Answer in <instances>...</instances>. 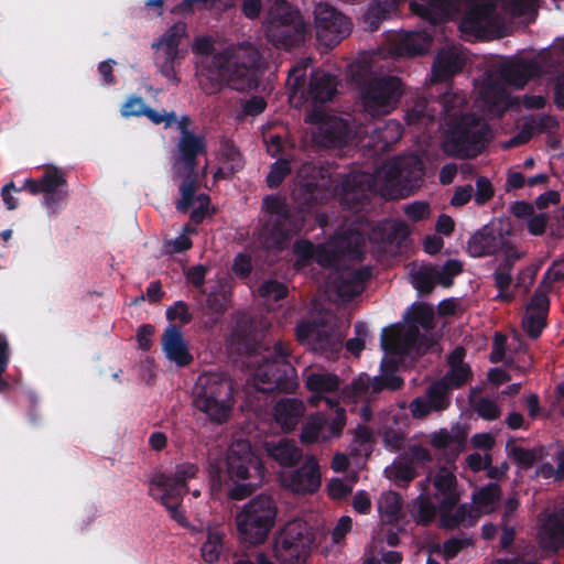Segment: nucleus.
<instances>
[{"instance_id": "f257e3e1", "label": "nucleus", "mask_w": 564, "mask_h": 564, "mask_svg": "<svg viewBox=\"0 0 564 564\" xmlns=\"http://www.w3.org/2000/svg\"><path fill=\"white\" fill-rule=\"evenodd\" d=\"M373 188L375 182L367 173L350 172L339 175L334 184L324 167L305 163L299 171L297 183L292 193L297 208L291 207L285 199L275 195L263 198L264 216L258 240L267 249L280 248L302 231L305 213L335 197L345 209L360 213L370 204Z\"/></svg>"}, {"instance_id": "f03ea898", "label": "nucleus", "mask_w": 564, "mask_h": 564, "mask_svg": "<svg viewBox=\"0 0 564 564\" xmlns=\"http://www.w3.org/2000/svg\"><path fill=\"white\" fill-rule=\"evenodd\" d=\"M214 51V42L209 36L195 39L193 52L204 55L197 65L196 79L206 95H216L224 86L237 91L258 88L262 62L258 48L247 43L229 45L216 53Z\"/></svg>"}, {"instance_id": "7ed1b4c3", "label": "nucleus", "mask_w": 564, "mask_h": 564, "mask_svg": "<svg viewBox=\"0 0 564 564\" xmlns=\"http://www.w3.org/2000/svg\"><path fill=\"white\" fill-rule=\"evenodd\" d=\"M194 408L215 424L226 423L231 415L234 382L224 372H207L198 377L192 392Z\"/></svg>"}, {"instance_id": "20e7f679", "label": "nucleus", "mask_w": 564, "mask_h": 564, "mask_svg": "<svg viewBox=\"0 0 564 564\" xmlns=\"http://www.w3.org/2000/svg\"><path fill=\"white\" fill-rule=\"evenodd\" d=\"M490 141L489 123L467 112L456 118L445 132L443 150L451 158L471 160L484 153Z\"/></svg>"}, {"instance_id": "39448f33", "label": "nucleus", "mask_w": 564, "mask_h": 564, "mask_svg": "<svg viewBox=\"0 0 564 564\" xmlns=\"http://www.w3.org/2000/svg\"><path fill=\"white\" fill-rule=\"evenodd\" d=\"M253 376L261 392H293L299 383L289 345L278 340L272 347L263 348Z\"/></svg>"}, {"instance_id": "423d86ee", "label": "nucleus", "mask_w": 564, "mask_h": 564, "mask_svg": "<svg viewBox=\"0 0 564 564\" xmlns=\"http://www.w3.org/2000/svg\"><path fill=\"white\" fill-rule=\"evenodd\" d=\"M204 153H206L204 137L195 133L181 135L177 143V155L173 158L172 162L173 180H180L181 198L175 203V208L181 214H186L194 204V193L199 186L197 158Z\"/></svg>"}, {"instance_id": "0eeeda50", "label": "nucleus", "mask_w": 564, "mask_h": 564, "mask_svg": "<svg viewBox=\"0 0 564 564\" xmlns=\"http://www.w3.org/2000/svg\"><path fill=\"white\" fill-rule=\"evenodd\" d=\"M460 0H412V13L430 22L438 24L452 19L459 12ZM398 9V0H375L364 14V22L370 32L379 30L381 23L389 19Z\"/></svg>"}, {"instance_id": "6e6552de", "label": "nucleus", "mask_w": 564, "mask_h": 564, "mask_svg": "<svg viewBox=\"0 0 564 564\" xmlns=\"http://www.w3.org/2000/svg\"><path fill=\"white\" fill-rule=\"evenodd\" d=\"M278 507L268 495H258L237 513L236 524L239 540L250 545L262 544L275 524Z\"/></svg>"}, {"instance_id": "1a4fd4ad", "label": "nucleus", "mask_w": 564, "mask_h": 564, "mask_svg": "<svg viewBox=\"0 0 564 564\" xmlns=\"http://www.w3.org/2000/svg\"><path fill=\"white\" fill-rule=\"evenodd\" d=\"M310 32L300 11L286 0H275L267 26L268 39L278 47L291 50L304 44Z\"/></svg>"}, {"instance_id": "9d476101", "label": "nucleus", "mask_w": 564, "mask_h": 564, "mask_svg": "<svg viewBox=\"0 0 564 564\" xmlns=\"http://www.w3.org/2000/svg\"><path fill=\"white\" fill-rule=\"evenodd\" d=\"M404 94V84L394 75H382L364 80L359 95L364 111L371 118L391 113Z\"/></svg>"}, {"instance_id": "9b49d317", "label": "nucleus", "mask_w": 564, "mask_h": 564, "mask_svg": "<svg viewBox=\"0 0 564 564\" xmlns=\"http://www.w3.org/2000/svg\"><path fill=\"white\" fill-rule=\"evenodd\" d=\"M314 540L306 522L289 521L274 538V555L281 564H305Z\"/></svg>"}, {"instance_id": "f8f14e48", "label": "nucleus", "mask_w": 564, "mask_h": 564, "mask_svg": "<svg viewBox=\"0 0 564 564\" xmlns=\"http://www.w3.org/2000/svg\"><path fill=\"white\" fill-rule=\"evenodd\" d=\"M380 345L387 354L423 356L433 348L435 340L422 334L416 325H409L405 332L395 325L382 330Z\"/></svg>"}, {"instance_id": "ddd939ff", "label": "nucleus", "mask_w": 564, "mask_h": 564, "mask_svg": "<svg viewBox=\"0 0 564 564\" xmlns=\"http://www.w3.org/2000/svg\"><path fill=\"white\" fill-rule=\"evenodd\" d=\"M314 22L317 40L326 47L338 45L352 29L348 17L328 3H318L314 9Z\"/></svg>"}, {"instance_id": "4468645a", "label": "nucleus", "mask_w": 564, "mask_h": 564, "mask_svg": "<svg viewBox=\"0 0 564 564\" xmlns=\"http://www.w3.org/2000/svg\"><path fill=\"white\" fill-rule=\"evenodd\" d=\"M466 12L459 23L464 33L484 36L497 29L501 19L497 11L498 0H464Z\"/></svg>"}, {"instance_id": "2eb2a0df", "label": "nucleus", "mask_w": 564, "mask_h": 564, "mask_svg": "<svg viewBox=\"0 0 564 564\" xmlns=\"http://www.w3.org/2000/svg\"><path fill=\"white\" fill-rule=\"evenodd\" d=\"M295 336L301 345L326 358H333L341 349L339 334L326 325L303 321L296 325Z\"/></svg>"}, {"instance_id": "dca6fc26", "label": "nucleus", "mask_w": 564, "mask_h": 564, "mask_svg": "<svg viewBox=\"0 0 564 564\" xmlns=\"http://www.w3.org/2000/svg\"><path fill=\"white\" fill-rule=\"evenodd\" d=\"M312 121L316 123L313 141L319 148L340 149L352 139L354 132L346 119L315 113Z\"/></svg>"}, {"instance_id": "f3484780", "label": "nucleus", "mask_w": 564, "mask_h": 564, "mask_svg": "<svg viewBox=\"0 0 564 564\" xmlns=\"http://www.w3.org/2000/svg\"><path fill=\"white\" fill-rule=\"evenodd\" d=\"M24 188L32 195L43 193L44 204L52 210H55L67 196V181L56 166H47L37 180L26 178Z\"/></svg>"}, {"instance_id": "a211bd4d", "label": "nucleus", "mask_w": 564, "mask_h": 564, "mask_svg": "<svg viewBox=\"0 0 564 564\" xmlns=\"http://www.w3.org/2000/svg\"><path fill=\"white\" fill-rule=\"evenodd\" d=\"M260 459L253 454L247 441H237L228 449L226 457L227 475L232 481L247 480L262 473Z\"/></svg>"}, {"instance_id": "6ab92c4d", "label": "nucleus", "mask_w": 564, "mask_h": 564, "mask_svg": "<svg viewBox=\"0 0 564 564\" xmlns=\"http://www.w3.org/2000/svg\"><path fill=\"white\" fill-rule=\"evenodd\" d=\"M452 391L440 379L432 382L424 397H417L410 403V412L414 419H423L432 412H443L451 406Z\"/></svg>"}, {"instance_id": "aec40b11", "label": "nucleus", "mask_w": 564, "mask_h": 564, "mask_svg": "<svg viewBox=\"0 0 564 564\" xmlns=\"http://www.w3.org/2000/svg\"><path fill=\"white\" fill-rule=\"evenodd\" d=\"M198 467L195 464L186 463L176 466L174 474L155 473L149 481V488L169 492L167 496L183 498L187 492V481L196 477Z\"/></svg>"}, {"instance_id": "412c9836", "label": "nucleus", "mask_w": 564, "mask_h": 564, "mask_svg": "<svg viewBox=\"0 0 564 564\" xmlns=\"http://www.w3.org/2000/svg\"><path fill=\"white\" fill-rule=\"evenodd\" d=\"M506 235L509 231H505L502 227L486 225L469 238L467 252L473 258L496 254L506 247Z\"/></svg>"}, {"instance_id": "4be33fe9", "label": "nucleus", "mask_w": 564, "mask_h": 564, "mask_svg": "<svg viewBox=\"0 0 564 564\" xmlns=\"http://www.w3.org/2000/svg\"><path fill=\"white\" fill-rule=\"evenodd\" d=\"M440 495L437 510L442 528L453 530L467 521L470 525L475 523L473 510L467 503L457 507L460 499L457 490Z\"/></svg>"}, {"instance_id": "5701e85b", "label": "nucleus", "mask_w": 564, "mask_h": 564, "mask_svg": "<svg viewBox=\"0 0 564 564\" xmlns=\"http://www.w3.org/2000/svg\"><path fill=\"white\" fill-rule=\"evenodd\" d=\"M387 167L389 180L404 183L410 187L420 186L425 175L423 162L416 155L395 158Z\"/></svg>"}, {"instance_id": "b1692460", "label": "nucleus", "mask_w": 564, "mask_h": 564, "mask_svg": "<svg viewBox=\"0 0 564 564\" xmlns=\"http://www.w3.org/2000/svg\"><path fill=\"white\" fill-rule=\"evenodd\" d=\"M540 73L541 67L536 62L522 58L506 62L497 70L505 85L516 88L524 87L530 79L539 77Z\"/></svg>"}, {"instance_id": "393cba45", "label": "nucleus", "mask_w": 564, "mask_h": 564, "mask_svg": "<svg viewBox=\"0 0 564 564\" xmlns=\"http://www.w3.org/2000/svg\"><path fill=\"white\" fill-rule=\"evenodd\" d=\"M306 412L305 403L297 398H281L272 409L273 421L284 433L293 432Z\"/></svg>"}, {"instance_id": "a878e982", "label": "nucleus", "mask_w": 564, "mask_h": 564, "mask_svg": "<svg viewBox=\"0 0 564 564\" xmlns=\"http://www.w3.org/2000/svg\"><path fill=\"white\" fill-rule=\"evenodd\" d=\"M162 349L165 357L177 367H187L194 360L181 328L174 324L169 325L163 333Z\"/></svg>"}, {"instance_id": "bb28decb", "label": "nucleus", "mask_w": 564, "mask_h": 564, "mask_svg": "<svg viewBox=\"0 0 564 564\" xmlns=\"http://www.w3.org/2000/svg\"><path fill=\"white\" fill-rule=\"evenodd\" d=\"M371 276L372 271L369 267L343 270L335 276L333 284L339 297L350 301L362 292L364 284Z\"/></svg>"}, {"instance_id": "cd10ccee", "label": "nucleus", "mask_w": 564, "mask_h": 564, "mask_svg": "<svg viewBox=\"0 0 564 564\" xmlns=\"http://www.w3.org/2000/svg\"><path fill=\"white\" fill-rule=\"evenodd\" d=\"M339 80L337 76L323 69L312 72L307 88V97L314 106L332 101L337 94Z\"/></svg>"}, {"instance_id": "c85d7f7f", "label": "nucleus", "mask_w": 564, "mask_h": 564, "mask_svg": "<svg viewBox=\"0 0 564 564\" xmlns=\"http://www.w3.org/2000/svg\"><path fill=\"white\" fill-rule=\"evenodd\" d=\"M286 485L297 494H313L321 487V471L314 458L307 459L300 468L291 473Z\"/></svg>"}, {"instance_id": "c756f323", "label": "nucleus", "mask_w": 564, "mask_h": 564, "mask_svg": "<svg viewBox=\"0 0 564 564\" xmlns=\"http://www.w3.org/2000/svg\"><path fill=\"white\" fill-rule=\"evenodd\" d=\"M465 59L453 48L441 50L432 66V80L443 83L462 72Z\"/></svg>"}, {"instance_id": "7c9ffc66", "label": "nucleus", "mask_w": 564, "mask_h": 564, "mask_svg": "<svg viewBox=\"0 0 564 564\" xmlns=\"http://www.w3.org/2000/svg\"><path fill=\"white\" fill-rule=\"evenodd\" d=\"M267 455L281 466H295L302 458L303 452L296 445L295 441L281 437L276 441H267L264 443Z\"/></svg>"}, {"instance_id": "2f4dec72", "label": "nucleus", "mask_w": 564, "mask_h": 564, "mask_svg": "<svg viewBox=\"0 0 564 564\" xmlns=\"http://www.w3.org/2000/svg\"><path fill=\"white\" fill-rule=\"evenodd\" d=\"M382 373L376 377L366 376L365 378L360 377L358 381L355 383L357 390L366 393L378 394L383 390L389 391H398L400 390L404 381L403 379L394 373V370H388L381 366Z\"/></svg>"}, {"instance_id": "473e14b6", "label": "nucleus", "mask_w": 564, "mask_h": 564, "mask_svg": "<svg viewBox=\"0 0 564 564\" xmlns=\"http://www.w3.org/2000/svg\"><path fill=\"white\" fill-rule=\"evenodd\" d=\"M327 425V417L321 412L311 414L304 422L301 433L300 441L303 445H312L322 441V436L325 434Z\"/></svg>"}, {"instance_id": "72a5a7b5", "label": "nucleus", "mask_w": 564, "mask_h": 564, "mask_svg": "<svg viewBox=\"0 0 564 564\" xmlns=\"http://www.w3.org/2000/svg\"><path fill=\"white\" fill-rule=\"evenodd\" d=\"M225 533L215 528H208L206 541L200 546V555L206 563L214 564L219 561L224 549Z\"/></svg>"}, {"instance_id": "f704fd0d", "label": "nucleus", "mask_w": 564, "mask_h": 564, "mask_svg": "<svg viewBox=\"0 0 564 564\" xmlns=\"http://www.w3.org/2000/svg\"><path fill=\"white\" fill-rule=\"evenodd\" d=\"M431 37L426 33L410 32L399 42V51L402 55L420 56L426 53Z\"/></svg>"}, {"instance_id": "c9c22d12", "label": "nucleus", "mask_w": 564, "mask_h": 564, "mask_svg": "<svg viewBox=\"0 0 564 564\" xmlns=\"http://www.w3.org/2000/svg\"><path fill=\"white\" fill-rule=\"evenodd\" d=\"M305 386L308 391L316 394L332 393L339 390L340 381L335 373L313 372L307 376Z\"/></svg>"}, {"instance_id": "e433bc0d", "label": "nucleus", "mask_w": 564, "mask_h": 564, "mask_svg": "<svg viewBox=\"0 0 564 564\" xmlns=\"http://www.w3.org/2000/svg\"><path fill=\"white\" fill-rule=\"evenodd\" d=\"M167 495L169 492L166 491H160L159 489L149 488V496L152 497L154 500L160 501L161 505L166 508V510L170 513V517L174 521H176L183 528H189V522L187 521L184 511L180 509L182 498H176L174 496Z\"/></svg>"}, {"instance_id": "4c0bfd02", "label": "nucleus", "mask_w": 564, "mask_h": 564, "mask_svg": "<svg viewBox=\"0 0 564 564\" xmlns=\"http://www.w3.org/2000/svg\"><path fill=\"white\" fill-rule=\"evenodd\" d=\"M480 97L490 108H506L509 94L505 84L495 79H489L480 90Z\"/></svg>"}, {"instance_id": "58836bf2", "label": "nucleus", "mask_w": 564, "mask_h": 564, "mask_svg": "<svg viewBox=\"0 0 564 564\" xmlns=\"http://www.w3.org/2000/svg\"><path fill=\"white\" fill-rule=\"evenodd\" d=\"M185 35L186 24L183 22L175 23L163 33L158 46H162L163 53H170V55L183 54L180 44Z\"/></svg>"}, {"instance_id": "ea45409f", "label": "nucleus", "mask_w": 564, "mask_h": 564, "mask_svg": "<svg viewBox=\"0 0 564 564\" xmlns=\"http://www.w3.org/2000/svg\"><path fill=\"white\" fill-rule=\"evenodd\" d=\"M467 434L464 430L457 427L455 433H449L445 429H441L431 436V445L436 449H445L452 445L457 448L463 447L466 442Z\"/></svg>"}, {"instance_id": "a19ab883", "label": "nucleus", "mask_w": 564, "mask_h": 564, "mask_svg": "<svg viewBox=\"0 0 564 564\" xmlns=\"http://www.w3.org/2000/svg\"><path fill=\"white\" fill-rule=\"evenodd\" d=\"M412 284L420 295L425 296L431 294L437 284L435 267H422L413 272Z\"/></svg>"}, {"instance_id": "79ce46f5", "label": "nucleus", "mask_w": 564, "mask_h": 564, "mask_svg": "<svg viewBox=\"0 0 564 564\" xmlns=\"http://www.w3.org/2000/svg\"><path fill=\"white\" fill-rule=\"evenodd\" d=\"M541 533L549 540V546L557 547L564 543V517L550 516L542 525Z\"/></svg>"}, {"instance_id": "37998d69", "label": "nucleus", "mask_w": 564, "mask_h": 564, "mask_svg": "<svg viewBox=\"0 0 564 564\" xmlns=\"http://www.w3.org/2000/svg\"><path fill=\"white\" fill-rule=\"evenodd\" d=\"M471 377L473 372L469 365H455L449 367V370L440 380L453 392L455 389H460Z\"/></svg>"}, {"instance_id": "c03bdc74", "label": "nucleus", "mask_w": 564, "mask_h": 564, "mask_svg": "<svg viewBox=\"0 0 564 564\" xmlns=\"http://www.w3.org/2000/svg\"><path fill=\"white\" fill-rule=\"evenodd\" d=\"M410 325L422 326L425 329L433 327L434 310L426 303H417L412 305L411 313L408 316Z\"/></svg>"}, {"instance_id": "a18cd8bd", "label": "nucleus", "mask_w": 564, "mask_h": 564, "mask_svg": "<svg viewBox=\"0 0 564 564\" xmlns=\"http://www.w3.org/2000/svg\"><path fill=\"white\" fill-rule=\"evenodd\" d=\"M501 488L496 482H489L473 495V502L479 508H488L500 500Z\"/></svg>"}, {"instance_id": "49530a36", "label": "nucleus", "mask_w": 564, "mask_h": 564, "mask_svg": "<svg viewBox=\"0 0 564 564\" xmlns=\"http://www.w3.org/2000/svg\"><path fill=\"white\" fill-rule=\"evenodd\" d=\"M291 162L286 159L276 160L270 167V171L265 177V183L269 188H278L285 177L291 173Z\"/></svg>"}, {"instance_id": "de8ad7c7", "label": "nucleus", "mask_w": 564, "mask_h": 564, "mask_svg": "<svg viewBox=\"0 0 564 564\" xmlns=\"http://www.w3.org/2000/svg\"><path fill=\"white\" fill-rule=\"evenodd\" d=\"M415 512L416 522L422 525H429L435 519L438 510L431 498L422 494L416 499Z\"/></svg>"}, {"instance_id": "09e8293b", "label": "nucleus", "mask_w": 564, "mask_h": 564, "mask_svg": "<svg viewBox=\"0 0 564 564\" xmlns=\"http://www.w3.org/2000/svg\"><path fill=\"white\" fill-rule=\"evenodd\" d=\"M463 272V263L456 259H448L441 270L435 267V276L437 283L444 288H451L453 285L454 276Z\"/></svg>"}, {"instance_id": "8fccbe9b", "label": "nucleus", "mask_w": 564, "mask_h": 564, "mask_svg": "<svg viewBox=\"0 0 564 564\" xmlns=\"http://www.w3.org/2000/svg\"><path fill=\"white\" fill-rule=\"evenodd\" d=\"M509 456L518 464L521 469H529L533 467V465L540 458L539 449H528L521 446H512Z\"/></svg>"}, {"instance_id": "3c124183", "label": "nucleus", "mask_w": 564, "mask_h": 564, "mask_svg": "<svg viewBox=\"0 0 564 564\" xmlns=\"http://www.w3.org/2000/svg\"><path fill=\"white\" fill-rule=\"evenodd\" d=\"M183 58V54L170 55V53H163L162 61L158 62L160 73L173 84H178L181 82V78L177 75L176 65H178L181 59Z\"/></svg>"}, {"instance_id": "603ef678", "label": "nucleus", "mask_w": 564, "mask_h": 564, "mask_svg": "<svg viewBox=\"0 0 564 564\" xmlns=\"http://www.w3.org/2000/svg\"><path fill=\"white\" fill-rule=\"evenodd\" d=\"M547 315L529 312L523 318V328L531 339H538L546 327Z\"/></svg>"}, {"instance_id": "864d4df0", "label": "nucleus", "mask_w": 564, "mask_h": 564, "mask_svg": "<svg viewBox=\"0 0 564 564\" xmlns=\"http://www.w3.org/2000/svg\"><path fill=\"white\" fill-rule=\"evenodd\" d=\"M416 476L415 468L406 462L394 464L391 470V478L398 487H406Z\"/></svg>"}, {"instance_id": "5fc2aeb1", "label": "nucleus", "mask_w": 564, "mask_h": 564, "mask_svg": "<svg viewBox=\"0 0 564 564\" xmlns=\"http://www.w3.org/2000/svg\"><path fill=\"white\" fill-rule=\"evenodd\" d=\"M317 246L307 239H299L293 245V252L297 257L296 264L305 267L310 264L315 256Z\"/></svg>"}, {"instance_id": "6e6d98bb", "label": "nucleus", "mask_w": 564, "mask_h": 564, "mask_svg": "<svg viewBox=\"0 0 564 564\" xmlns=\"http://www.w3.org/2000/svg\"><path fill=\"white\" fill-rule=\"evenodd\" d=\"M288 293V286L276 280L264 281L259 288V295L261 297L273 300L275 302L286 297Z\"/></svg>"}, {"instance_id": "4d7b16f0", "label": "nucleus", "mask_w": 564, "mask_h": 564, "mask_svg": "<svg viewBox=\"0 0 564 564\" xmlns=\"http://www.w3.org/2000/svg\"><path fill=\"white\" fill-rule=\"evenodd\" d=\"M379 511L391 519H397L401 512V498L399 494L389 491L382 495L379 502Z\"/></svg>"}, {"instance_id": "13d9d810", "label": "nucleus", "mask_w": 564, "mask_h": 564, "mask_svg": "<svg viewBox=\"0 0 564 564\" xmlns=\"http://www.w3.org/2000/svg\"><path fill=\"white\" fill-rule=\"evenodd\" d=\"M476 413L486 421L497 420L501 410L498 404L489 398L482 397L477 402L473 403Z\"/></svg>"}, {"instance_id": "bf43d9fd", "label": "nucleus", "mask_w": 564, "mask_h": 564, "mask_svg": "<svg viewBox=\"0 0 564 564\" xmlns=\"http://www.w3.org/2000/svg\"><path fill=\"white\" fill-rule=\"evenodd\" d=\"M434 487L436 488L438 494L456 491L457 479L454 473L448 470L445 467H442L433 480Z\"/></svg>"}, {"instance_id": "052dcab7", "label": "nucleus", "mask_w": 564, "mask_h": 564, "mask_svg": "<svg viewBox=\"0 0 564 564\" xmlns=\"http://www.w3.org/2000/svg\"><path fill=\"white\" fill-rule=\"evenodd\" d=\"M532 126V132L545 133L553 132L558 128V121L550 115L540 113L527 120Z\"/></svg>"}, {"instance_id": "680f3d73", "label": "nucleus", "mask_w": 564, "mask_h": 564, "mask_svg": "<svg viewBox=\"0 0 564 564\" xmlns=\"http://www.w3.org/2000/svg\"><path fill=\"white\" fill-rule=\"evenodd\" d=\"M539 0H503L507 9L514 17L536 14V3Z\"/></svg>"}, {"instance_id": "e2e57ef3", "label": "nucleus", "mask_w": 564, "mask_h": 564, "mask_svg": "<svg viewBox=\"0 0 564 564\" xmlns=\"http://www.w3.org/2000/svg\"><path fill=\"white\" fill-rule=\"evenodd\" d=\"M495 195L494 186L489 178L486 176H478L476 178L475 203L478 206L487 204Z\"/></svg>"}, {"instance_id": "0e129e2a", "label": "nucleus", "mask_w": 564, "mask_h": 564, "mask_svg": "<svg viewBox=\"0 0 564 564\" xmlns=\"http://www.w3.org/2000/svg\"><path fill=\"white\" fill-rule=\"evenodd\" d=\"M148 107L142 97L131 96L122 105L121 115L124 118L145 116Z\"/></svg>"}, {"instance_id": "69168bd1", "label": "nucleus", "mask_w": 564, "mask_h": 564, "mask_svg": "<svg viewBox=\"0 0 564 564\" xmlns=\"http://www.w3.org/2000/svg\"><path fill=\"white\" fill-rule=\"evenodd\" d=\"M550 310V300L545 290L541 286L536 288L534 291L531 301L528 305L529 312H535L543 315H547Z\"/></svg>"}, {"instance_id": "338daca9", "label": "nucleus", "mask_w": 564, "mask_h": 564, "mask_svg": "<svg viewBox=\"0 0 564 564\" xmlns=\"http://www.w3.org/2000/svg\"><path fill=\"white\" fill-rule=\"evenodd\" d=\"M231 270L239 279H247L252 272V259L248 253H238L232 262Z\"/></svg>"}, {"instance_id": "774afa93", "label": "nucleus", "mask_w": 564, "mask_h": 564, "mask_svg": "<svg viewBox=\"0 0 564 564\" xmlns=\"http://www.w3.org/2000/svg\"><path fill=\"white\" fill-rule=\"evenodd\" d=\"M404 214L414 223L424 220L430 216V205L423 200H415L405 206Z\"/></svg>"}]
</instances>
